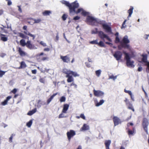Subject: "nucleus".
I'll use <instances>...</instances> for the list:
<instances>
[{
	"mask_svg": "<svg viewBox=\"0 0 149 149\" xmlns=\"http://www.w3.org/2000/svg\"><path fill=\"white\" fill-rule=\"evenodd\" d=\"M130 42V40L128 38L127 36H125L120 42V45L118 46V49L120 50L122 48L127 49L129 50L131 49V47L128 44Z\"/></svg>",
	"mask_w": 149,
	"mask_h": 149,
	"instance_id": "1",
	"label": "nucleus"
},
{
	"mask_svg": "<svg viewBox=\"0 0 149 149\" xmlns=\"http://www.w3.org/2000/svg\"><path fill=\"white\" fill-rule=\"evenodd\" d=\"M97 28H95L94 30H92L91 33L92 34H98L99 37L102 40L104 41V39H106L108 41L110 42H112L111 40L109 38V36L105 34L102 31H98Z\"/></svg>",
	"mask_w": 149,
	"mask_h": 149,
	"instance_id": "2",
	"label": "nucleus"
},
{
	"mask_svg": "<svg viewBox=\"0 0 149 149\" xmlns=\"http://www.w3.org/2000/svg\"><path fill=\"white\" fill-rule=\"evenodd\" d=\"M105 23V22L104 21L96 19L94 25L97 26L98 24L102 25L103 28L105 30L106 32L111 33L112 31L111 27Z\"/></svg>",
	"mask_w": 149,
	"mask_h": 149,
	"instance_id": "3",
	"label": "nucleus"
},
{
	"mask_svg": "<svg viewBox=\"0 0 149 149\" xmlns=\"http://www.w3.org/2000/svg\"><path fill=\"white\" fill-rule=\"evenodd\" d=\"M62 72L63 73L66 74V77L68 78L67 79V81L68 82H71L73 80L72 76L74 75V72L66 68L63 69Z\"/></svg>",
	"mask_w": 149,
	"mask_h": 149,
	"instance_id": "4",
	"label": "nucleus"
},
{
	"mask_svg": "<svg viewBox=\"0 0 149 149\" xmlns=\"http://www.w3.org/2000/svg\"><path fill=\"white\" fill-rule=\"evenodd\" d=\"M61 3L65 5L69 8V13L70 15H73L74 13V2L70 3L68 2L63 0L61 1Z\"/></svg>",
	"mask_w": 149,
	"mask_h": 149,
	"instance_id": "5",
	"label": "nucleus"
},
{
	"mask_svg": "<svg viewBox=\"0 0 149 149\" xmlns=\"http://www.w3.org/2000/svg\"><path fill=\"white\" fill-rule=\"evenodd\" d=\"M123 53L125 55V58L126 61V64L128 67H134V65L133 64L134 62L133 61H131L130 58L128 53L125 52H123Z\"/></svg>",
	"mask_w": 149,
	"mask_h": 149,
	"instance_id": "6",
	"label": "nucleus"
},
{
	"mask_svg": "<svg viewBox=\"0 0 149 149\" xmlns=\"http://www.w3.org/2000/svg\"><path fill=\"white\" fill-rule=\"evenodd\" d=\"M148 125L149 122L148 119L146 118H144L142 120V125L147 134H148Z\"/></svg>",
	"mask_w": 149,
	"mask_h": 149,
	"instance_id": "7",
	"label": "nucleus"
},
{
	"mask_svg": "<svg viewBox=\"0 0 149 149\" xmlns=\"http://www.w3.org/2000/svg\"><path fill=\"white\" fill-rule=\"evenodd\" d=\"M122 52L119 51H117L115 52L113 54V56L117 61L120 60L122 58Z\"/></svg>",
	"mask_w": 149,
	"mask_h": 149,
	"instance_id": "8",
	"label": "nucleus"
},
{
	"mask_svg": "<svg viewBox=\"0 0 149 149\" xmlns=\"http://www.w3.org/2000/svg\"><path fill=\"white\" fill-rule=\"evenodd\" d=\"M93 92L94 96L97 97H103L104 94L103 92L99 90H96L94 89Z\"/></svg>",
	"mask_w": 149,
	"mask_h": 149,
	"instance_id": "9",
	"label": "nucleus"
},
{
	"mask_svg": "<svg viewBox=\"0 0 149 149\" xmlns=\"http://www.w3.org/2000/svg\"><path fill=\"white\" fill-rule=\"evenodd\" d=\"M96 19L92 16H88L87 17L86 20L87 22H89L93 25H94Z\"/></svg>",
	"mask_w": 149,
	"mask_h": 149,
	"instance_id": "10",
	"label": "nucleus"
},
{
	"mask_svg": "<svg viewBox=\"0 0 149 149\" xmlns=\"http://www.w3.org/2000/svg\"><path fill=\"white\" fill-rule=\"evenodd\" d=\"M68 139L69 142L71 140V138L74 135V131L70 130L67 132L66 134Z\"/></svg>",
	"mask_w": 149,
	"mask_h": 149,
	"instance_id": "11",
	"label": "nucleus"
},
{
	"mask_svg": "<svg viewBox=\"0 0 149 149\" xmlns=\"http://www.w3.org/2000/svg\"><path fill=\"white\" fill-rule=\"evenodd\" d=\"M124 102H125L126 105L127 106L128 108L132 110L133 112H134V109L133 108L132 104L128 100L127 98H125L124 100Z\"/></svg>",
	"mask_w": 149,
	"mask_h": 149,
	"instance_id": "12",
	"label": "nucleus"
},
{
	"mask_svg": "<svg viewBox=\"0 0 149 149\" xmlns=\"http://www.w3.org/2000/svg\"><path fill=\"white\" fill-rule=\"evenodd\" d=\"M113 120L115 126L118 125L119 124L121 123V122L120 119L116 116H114L113 117Z\"/></svg>",
	"mask_w": 149,
	"mask_h": 149,
	"instance_id": "13",
	"label": "nucleus"
},
{
	"mask_svg": "<svg viewBox=\"0 0 149 149\" xmlns=\"http://www.w3.org/2000/svg\"><path fill=\"white\" fill-rule=\"evenodd\" d=\"M142 56L143 57V58L142 59V61L144 63H146V65L147 66L148 69L149 70V62L147 61V55L146 54L145 55L143 54L142 55Z\"/></svg>",
	"mask_w": 149,
	"mask_h": 149,
	"instance_id": "14",
	"label": "nucleus"
},
{
	"mask_svg": "<svg viewBox=\"0 0 149 149\" xmlns=\"http://www.w3.org/2000/svg\"><path fill=\"white\" fill-rule=\"evenodd\" d=\"M26 46L29 49H34V45L31 44V42L30 40L28 41L27 42Z\"/></svg>",
	"mask_w": 149,
	"mask_h": 149,
	"instance_id": "15",
	"label": "nucleus"
},
{
	"mask_svg": "<svg viewBox=\"0 0 149 149\" xmlns=\"http://www.w3.org/2000/svg\"><path fill=\"white\" fill-rule=\"evenodd\" d=\"M17 49L18 52L20 56H23L26 55V53L24 52L22 50L21 48L20 47L17 48Z\"/></svg>",
	"mask_w": 149,
	"mask_h": 149,
	"instance_id": "16",
	"label": "nucleus"
},
{
	"mask_svg": "<svg viewBox=\"0 0 149 149\" xmlns=\"http://www.w3.org/2000/svg\"><path fill=\"white\" fill-rule=\"evenodd\" d=\"M89 126L86 124H84L80 130L81 131H85L89 129Z\"/></svg>",
	"mask_w": 149,
	"mask_h": 149,
	"instance_id": "17",
	"label": "nucleus"
},
{
	"mask_svg": "<svg viewBox=\"0 0 149 149\" xmlns=\"http://www.w3.org/2000/svg\"><path fill=\"white\" fill-rule=\"evenodd\" d=\"M60 58L64 62L68 63L70 61L69 58L67 56H61Z\"/></svg>",
	"mask_w": 149,
	"mask_h": 149,
	"instance_id": "18",
	"label": "nucleus"
},
{
	"mask_svg": "<svg viewBox=\"0 0 149 149\" xmlns=\"http://www.w3.org/2000/svg\"><path fill=\"white\" fill-rule=\"evenodd\" d=\"M69 105L67 104H64L63 105V109L62 110V112L64 113H66L68 110V109Z\"/></svg>",
	"mask_w": 149,
	"mask_h": 149,
	"instance_id": "19",
	"label": "nucleus"
},
{
	"mask_svg": "<svg viewBox=\"0 0 149 149\" xmlns=\"http://www.w3.org/2000/svg\"><path fill=\"white\" fill-rule=\"evenodd\" d=\"M12 97L11 96H8L6 97V100H5L3 102H1V104L3 106H4L7 104L8 101Z\"/></svg>",
	"mask_w": 149,
	"mask_h": 149,
	"instance_id": "20",
	"label": "nucleus"
},
{
	"mask_svg": "<svg viewBox=\"0 0 149 149\" xmlns=\"http://www.w3.org/2000/svg\"><path fill=\"white\" fill-rule=\"evenodd\" d=\"M0 36L1 40L3 42H6L7 41L8 38L5 35L1 33L0 34Z\"/></svg>",
	"mask_w": 149,
	"mask_h": 149,
	"instance_id": "21",
	"label": "nucleus"
},
{
	"mask_svg": "<svg viewBox=\"0 0 149 149\" xmlns=\"http://www.w3.org/2000/svg\"><path fill=\"white\" fill-rule=\"evenodd\" d=\"M134 9V8L132 6H131L130 7V8L127 11V13L129 14L127 18H129L131 16V15L133 13V11Z\"/></svg>",
	"mask_w": 149,
	"mask_h": 149,
	"instance_id": "22",
	"label": "nucleus"
},
{
	"mask_svg": "<svg viewBox=\"0 0 149 149\" xmlns=\"http://www.w3.org/2000/svg\"><path fill=\"white\" fill-rule=\"evenodd\" d=\"M58 94V93H56L53 94L51 97L49 98L47 101V104H49L52 100L53 99L54 97Z\"/></svg>",
	"mask_w": 149,
	"mask_h": 149,
	"instance_id": "23",
	"label": "nucleus"
},
{
	"mask_svg": "<svg viewBox=\"0 0 149 149\" xmlns=\"http://www.w3.org/2000/svg\"><path fill=\"white\" fill-rule=\"evenodd\" d=\"M31 19H32L34 21V24L40 23L42 21V19L41 18H38L37 19H34L33 18H30Z\"/></svg>",
	"mask_w": 149,
	"mask_h": 149,
	"instance_id": "24",
	"label": "nucleus"
},
{
	"mask_svg": "<svg viewBox=\"0 0 149 149\" xmlns=\"http://www.w3.org/2000/svg\"><path fill=\"white\" fill-rule=\"evenodd\" d=\"M46 104L45 102H42L41 100H39L37 102V107L39 108L42 105H45Z\"/></svg>",
	"mask_w": 149,
	"mask_h": 149,
	"instance_id": "25",
	"label": "nucleus"
},
{
	"mask_svg": "<svg viewBox=\"0 0 149 149\" xmlns=\"http://www.w3.org/2000/svg\"><path fill=\"white\" fill-rule=\"evenodd\" d=\"M135 128L134 127H133L132 128V130H131L129 129H128L127 133L129 135H132L134 133V130Z\"/></svg>",
	"mask_w": 149,
	"mask_h": 149,
	"instance_id": "26",
	"label": "nucleus"
},
{
	"mask_svg": "<svg viewBox=\"0 0 149 149\" xmlns=\"http://www.w3.org/2000/svg\"><path fill=\"white\" fill-rule=\"evenodd\" d=\"M30 18H27L26 19V20L27 22L30 24L33 25L34 24V22L32 19H31Z\"/></svg>",
	"mask_w": 149,
	"mask_h": 149,
	"instance_id": "27",
	"label": "nucleus"
},
{
	"mask_svg": "<svg viewBox=\"0 0 149 149\" xmlns=\"http://www.w3.org/2000/svg\"><path fill=\"white\" fill-rule=\"evenodd\" d=\"M20 65L19 68V69H20L21 68H24L26 67V65L24 61H22L20 62Z\"/></svg>",
	"mask_w": 149,
	"mask_h": 149,
	"instance_id": "28",
	"label": "nucleus"
},
{
	"mask_svg": "<svg viewBox=\"0 0 149 149\" xmlns=\"http://www.w3.org/2000/svg\"><path fill=\"white\" fill-rule=\"evenodd\" d=\"M111 143V141L110 140H106L104 143V144L106 148H109V146Z\"/></svg>",
	"mask_w": 149,
	"mask_h": 149,
	"instance_id": "29",
	"label": "nucleus"
},
{
	"mask_svg": "<svg viewBox=\"0 0 149 149\" xmlns=\"http://www.w3.org/2000/svg\"><path fill=\"white\" fill-rule=\"evenodd\" d=\"M36 111V109L34 108L32 110L29 111L27 113V115L29 116H31L35 113Z\"/></svg>",
	"mask_w": 149,
	"mask_h": 149,
	"instance_id": "30",
	"label": "nucleus"
},
{
	"mask_svg": "<svg viewBox=\"0 0 149 149\" xmlns=\"http://www.w3.org/2000/svg\"><path fill=\"white\" fill-rule=\"evenodd\" d=\"M51 13L50 10H45L42 13V14L44 16L49 15Z\"/></svg>",
	"mask_w": 149,
	"mask_h": 149,
	"instance_id": "31",
	"label": "nucleus"
},
{
	"mask_svg": "<svg viewBox=\"0 0 149 149\" xmlns=\"http://www.w3.org/2000/svg\"><path fill=\"white\" fill-rule=\"evenodd\" d=\"M20 45L22 46H24L26 45V43L25 42V41L24 39H22L20 41Z\"/></svg>",
	"mask_w": 149,
	"mask_h": 149,
	"instance_id": "32",
	"label": "nucleus"
},
{
	"mask_svg": "<svg viewBox=\"0 0 149 149\" xmlns=\"http://www.w3.org/2000/svg\"><path fill=\"white\" fill-rule=\"evenodd\" d=\"M24 32L26 34L29 35L31 37H32L33 40L34 39L35 37V36L34 35H33V34L30 33L29 32H28V33H27V32H26V31H24Z\"/></svg>",
	"mask_w": 149,
	"mask_h": 149,
	"instance_id": "33",
	"label": "nucleus"
},
{
	"mask_svg": "<svg viewBox=\"0 0 149 149\" xmlns=\"http://www.w3.org/2000/svg\"><path fill=\"white\" fill-rule=\"evenodd\" d=\"M104 101L103 100H100L99 102H98L96 104V106L97 107H98L99 106L101 105L103 103H104Z\"/></svg>",
	"mask_w": 149,
	"mask_h": 149,
	"instance_id": "34",
	"label": "nucleus"
},
{
	"mask_svg": "<svg viewBox=\"0 0 149 149\" xmlns=\"http://www.w3.org/2000/svg\"><path fill=\"white\" fill-rule=\"evenodd\" d=\"M104 101L103 100H100L99 102H98L96 104V106L97 107H98L99 106L101 105L103 103H104Z\"/></svg>",
	"mask_w": 149,
	"mask_h": 149,
	"instance_id": "35",
	"label": "nucleus"
},
{
	"mask_svg": "<svg viewBox=\"0 0 149 149\" xmlns=\"http://www.w3.org/2000/svg\"><path fill=\"white\" fill-rule=\"evenodd\" d=\"M81 14L82 15L84 16H86L89 15V13L88 12H86L83 10V11H82V12H81Z\"/></svg>",
	"mask_w": 149,
	"mask_h": 149,
	"instance_id": "36",
	"label": "nucleus"
},
{
	"mask_svg": "<svg viewBox=\"0 0 149 149\" xmlns=\"http://www.w3.org/2000/svg\"><path fill=\"white\" fill-rule=\"evenodd\" d=\"M63 113H64V112H63L62 111V112H61V113H60L59 115V116H58V118H62L66 117V116H65V115L63 114Z\"/></svg>",
	"mask_w": 149,
	"mask_h": 149,
	"instance_id": "37",
	"label": "nucleus"
},
{
	"mask_svg": "<svg viewBox=\"0 0 149 149\" xmlns=\"http://www.w3.org/2000/svg\"><path fill=\"white\" fill-rule=\"evenodd\" d=\"M76 118L78 119L79 118H81L83 119L84 120L86 119V118H85V117L84 116V114H82V113H81L80 114V116H77Z\"/></svg>",
	"mask_w": 149,
	"mask_h": 149,
	"instance_id": "38",
	"label": "nucleus"
},
{
	"mask_svg": "<svg viewBox=\"0 0 149 149\" xmlns=\"http://www.w3.org/2000/svg\"><path fill=\"white\" fill-rule=\"evenodd\" d=\"M128 141H124L122 142V146H123L124 147H126L127 146L128 144Z\"/></svg>",
	"mask_w": 149,
	"mask_h": 149,
	"instance_id": "39",
	"label": "nucleus"
},
{
	"mask_svg": "<svg viewBox=\"0 0 149 149\" xmlns=\"http://www.w3.org/2000/svg\"><path fill=\"white\" fill-rule=\"evenodd\" d=\"M101 72V71L100 70H96L95 71V74L98 77H99L100 75Z\"/></svg>",
	"mask_w": 149,
	"mask_h": 149,
	"instance_id": "40",
	"label": "nucleus"
},
{
	"mask_svg": "<svg viewBox=\"0 0 149 149\" xmlns=\"http://www.w3.org/2000/svg\"><path fill=\"white\" fill-rule=\"evenodd\" d=\"M97 45H98L100 46L101 47H104L105 46L104 43L102 41H100L99 42H98Z\"/></svg>",
	"mask_w": 149,
	"mask_h": 149,
	"instance_id": "41",
	"label": "nucleus"
},
{
	"mask_svg": "<svg viewBox=\"0 0 149 149\" xmlns=\"http://www.w3.org/2000/svg\"><path fill=\"white\" fill-rule=\"evenodd\" d=\"M65 100H66L65 97L64 96H63L60 98V101L61 102H65Z\"/></svg>",
	"mask_w": 149,
	"mask_h": 149,
	"instance_id": "42",
	"label": "nucleus"
},
{
	"mask_svg": "<svg viewBox=\"0 0 149 149\" xmlns=\"http://www.w3.org/2000/svg\"><path fill=\"white\" fill-rule=\"evenodd\" d=\"M19 36L22 38H26L27 36L22 33H19Z\"/></svg>",
	"mask_w": 149,
	"mask_h": 149,
	"instance_id": "43",
	"label": "nucleus"
},
{
	"mask_svg": "<svg viewBox=\"0 0 149 149\" xmlns=\"http://www.w3.org/2000/svg\"><path fill=\"white\" fill-rule=\"evenodd\" d=\"M32 120H30L26 124L27 126L28 127H30L32 125Z\"/></svg>",
	"mask_w": 149,
	"mask_h": 149,
	"instance_id": "44",
	"label": "nucleus"
},
{
	"mask_svg": "<svg viewBox=\"0 0 149 149\" xmlns=\"http://www.w3.org/2000/svg\"><path fill=\"white\" fill-rule=\"evenodd\" d=\"M83 9L82 8H79L77 11H75V13L76 14H78L80 13H81V12L83 11Z\"/></svg>",
	"mask_w": 149,
	"mask_h": 149,
	"instance_id": "45",
	"label": "nucleus"
},
{
	"mask_svg": "<svg viewBox=\"0 0 149 149\" xmlns=\"http://www.w3.org/2000/svg\"><path fill=\"white\" fill-rule=\"evenodd\" d=\"M127 21V20L126 19H125L123 22L122 24V26L121 27L122 29L123 28H125L126 27V26L125 25V24Z\"/></svg>",
	"mask_w": 149,
	"mask_h": 149,
	"instance_id": "46",
	"label": "nucleus"
},
{
	"mask_svg": "<svg viewBox=\"0 0 149 149\" xmlns=\"http://www.w3.org/2000/svg\"><path fill=\"white\" fill-rule=\"evenodd\" d=\"M15 135V134H11V136H10L9 139V141L10 143H11L12 142L13 137Z\"/></svg>",
	"mask_w": 149,
	"mask_h": 149,
	"instance_id": "47",
	"label": "nucleus"
},
{
	"mask_svg": "<svg viewBox=\"0 0 149 149\" xmlns=\"http://www.w3.org/2000/svg\"><path fill=\"white\" fill-rule=\"evenodd\" d=\"M120 39L118 36H116L115 38V42L116 43H118L120 42Z\"/></svg>",
	"mask_w": 149,
	"mask_h": 149,
	"instance_id": "48",
	"label": "nucleus"
},
{
	"mask_svg": "<svg viewBox=\"0 0 149 149\" xmlns=\"http://www.w3.org/2000/svg\"><path fill=\"white\" fill-rule=\"evenodd\" d=\"M91 43L92 44H98L97 40V39L92 41L91 42Z\"/></svg>",
	"mask_w": 149,
	"mask_h": 149,
	"instance_id": "49",
	"label": "nucleus"
},
{
	"mask_svg": "<svg viewBox=\"0 0 149 149\" xmlns=\"http://www.w3.org/2000/svg\"><path fill=\"white\" fill-rule=\"evenodd\" d=\"M124 92L128 93L130 95H131L132 94L131 91L126 90L125 89L124 90Z\"/></svg>",
	"mask_w": 149,
	"mask_h": 149,
	"instance_id": "50",
	"label": "nucleus"
},
{
	"mask_svg": "<svg viewBox=\"0 0 149 149\" xmlns=\"http://www.w3.org/2000/svg\"><path fill=\"white\" fill-rule=\"evenodd\" d=\"M62 19L63 21L65 20L67 18V16L65 14H63L62 16Z\"/></svg>",
	"mask_w": 149,
	"mask_h": 149,
	"instance_id": "51",
	"label": "nucleus"
},
{
	"mask_svg": "<svg viewBox=\"0 0 149 149\" xmlns=\"http://www.w3.org/2000/svg\"><path fill=\"white\" fill-rule=\"evenodd\" d=\"M6 72L2 71H0V77H2V76L5 74Z\"/></svg>",
	"mask_w": 149,
	"mask_h": 149,
	"instance_id": "52",
	"label": "nucleus"
},
{
	"mask_svg": "<svg viewBox=\"0 0 149 149\" xmlns=\"http://www.w3.org/2000/svg\"><path fill=\"white\" fill-rule=\"evenodd\" d=\"M39 81L40 82L42 83L43 84H44L45 83V80L43 78H41L39 79Z\"/></svg>",
	"mask_w": 149,
	"mask_h": 149,
	"instance_id": "53",
	"label": "nucleus"
},
{
	"mask_svg": "<svg viewBox=\"0 0 149 149\" xmlns=\"http://www.w3.org/2000/svg\"><path fill=\"white\" fill-rule=\"evenodd\" d=\"M79 4L77 2V1H75V8H78L79 7Z\"/></svg>",
	"mask_w": 149,
	"mask_h": 149,
	"instance_id": "54",
	"label": "nucleus"
},
{
	"mask_svg": "<svg viewBox=\"0 0 149 149\" xmlns=\"http://www.w3.org/2000/svg\"><path fill=\"white\" fill-rule=\"evenodd\" d=\"M40 43L44 47L46 46V44L45 43H44L43 41H40Z\"/></svg>",
	"mask_w": 149,
	"mask_h": 149,
	"instance_id": "55",
	"label": "nucleus"
},
{
	"mask_svg": "<svg viewBox=\"0 0 149 149\" xmlns=\"http://www.w3.org/2000/svg\"><path fill=\"white\" fill-rule=\"evenodd\" d=\"M110 79H113V80H114L116 78V76H114L113 75H111L109 77Z\"/></svg>",
	"mask_w": 149,
	"mask_h": 149,
	"instance_id": "56",
	"label": "nucleus"
},
{
	"mask_svg": "<svg viewBox=\"0 0 149 149\" xmlns=\"http://www.w3.org/2000/svg\"><path fill=\"white\" fill-rule=\"evenodd\" d=\"M6 1H8L7 4H8V5L10 6V5H11L12 4V2H11V1L10 0H6Z\"/></svg>",
	"mask_w": 149,
	"mask_h": 149,
	"instance_id": "57",
	"label": "nucleus"
},
{
	"mask_svg": "<svg viewBox=\"0 0 149 149\" xmlns=\"http://www.w3.org/2000/svg\"><path fill=\"white\" fill-rule=\"evenodd\" d=\"M17 92V89L16 88H14L12 90L11 92L13 94H15Z\"/></svg>",
	"mask_w": 149,
	"mask_h": 149,
	"instance_id": "58",
	"label": "nucleus"
},
{
	"mask_svg": "<svg viewBox=\"0 0 149 149\" xmlns=\"http://www.w3.org/2000/svg\"><path fill=\"white\" fill-rule=\"evenodd\" d=\"M17 7L18 8V11L20 13H22V10L21 7V6H17Z\"/></svg>",
	"mask_w": 149,
	"mask_h": 149,
	"instance_id": "59",
	"label": "nucleus"
},
{
	"mask_svg": "<svg viewBox=\"0 0 149 149\" xmlns=\"http://www.w3.org/2000/svg\"><path fill=\"white\" fill-rule=\"evenodd\" d=\"M76 29L77 31L78 32H79L80 30H81V29L80 27L79 26H78L76 27Z\"/></svg>",
	"mask_w": 149,
	"mask_h": 149,
	"instance_id": "60",
	"label": "nucleus"
},
{
	"mask_svg": "<svg viewBox=\"0 0 149 149\" xmlns=\"http://www.w3.org/2000/svg\"><path fill=\"white\" fill-rule=\"evenodd\" d=\"M31 72L33 74H35L36 73L37 70L36 69L32 70L31 71Z\"/></svg>",
	"mask_w": 149,
	"mask_h": 149,
	"instance_id": "61",
	"label": "nucleus"
},
{
	"mask_svg": "<svg viewBox=\"0 0 149 149\" xmlns=\"http://www.w3.org/2000/svg\"><path fill=\"white\" fill-rule=\"evenodd\" d=\"M133 124L132 123H127V125L128 127H129L130 125L133 126Z\"/></svg>",
	"mask_w": 149,
	"mask_h": 149,
	"instance_id": "62",
	"label": "nucleus"
},
{
	"mask_svg": "<svg viewBox=\"0 0 149 149\" xmlns=\"http://www.w3.org/2000/svg\"><path fill=\"white\" fill-rule=\"evenodd\" d=\"M85 64H86V66L87 67L89 68L91 67L90 64L89 63H87V62H86Z\"/></svg>",
	"mask_w": 149,
	"mask_h": 149,
	"instance_id": "63",
	"label": "nucleus"
},
{
	"mask_svg": "<svg viewBox=\"0 0 149 149\" xmlns=\"http://www.w3.org/2000/svg\"><path fill=\"white\" fill-rule=\"evenodd\" d=\"M142 70V67H139V68H138V71L139 72H140V71H141Z\"/></svg>",
	"mask_w": 149,
	"mask_h": 149,
	"instance_id": "64",
	"label": "nucleus"
}]
</instances>
